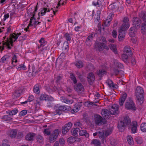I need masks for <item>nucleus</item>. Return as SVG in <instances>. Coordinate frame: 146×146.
I'll use <instances>...</instances> for the list:
<instances>
[{
    "instance_id": "1",
    "label": "nucleus",
    "mask_w": 146,
    "mask_h": 146,
    "mask_svg": "<svg viewBox=\"0 0 146 146\" xmlns=\"http://www.w3.org/2000/svg\"><path fill=\"white\" fill-rule=\"evenodd\" d=\"M129 19L126 17L124 18L123 20V23L122 26L120 27L118 35L119 40L121 41L125 37V33L124 31L128 29L130 26V24L129 22Z\"/></svg>"
},
{
    "instance_id": "2",
    "label": "nucleus",
    "mask_w": 146,
    "mask_h": 146,
    "mask_svg": "<svg viewBox=\"0 0 146 146\" xmlns=\"http://www.w3.org/2000/svg\"><path fill=\"white\" fill-rule=\"evenodd\" d=\"M131 122V120L128 117H125L123 120L121 121L118 123V128L121 132H123L126 126Z\"/></svg>"
},
{
    "instance_id": "3",
    "label": "nucleus",
    "mask_w": 146,
    "mask_h": 146,
    "mask_svg": "<svg viewBox=\"0 0 146 146\" xmlns=\"http://www.w3.org/2000/svg\"><path fill=\"white\" fill-rule=\"evenodd\" d=\"M144 91L140 86H138L136 89L135 95L137 100L141 103H143V100Z\"/></svg>"
},
{
    "instance_id": "4",
    "label": "nucleus",
    "mask_w": 146,
    "mask_h": 146,
    "mask_svg": "<svg viewBox=\"0 0 146 146\" xmlns=\"http://www.w3.org/2000/svg\"><path fill=\"white\" fill-rule=\"evenodd\" d=\"M39 42L40 43V46H38V49L43 51L44 50H49V47L47 45L46 46L47 44V42L45 41L44 38H41L39 41Z\"/></svg>"
},
{
    "instance_id": "5",
    "label": "nucleus",
    "mask_w": 146,
    "mask_h": 146,
    "mask_svg": "<svg viewBox=\"0 0 146 146\" xmlns=\"http://www.w3.org/2000/svg\"><path fill=\"white\" fill-rule=\"evenodd\" d=\"M125 108L127 110L135 111L136 107L135 103L132 101L126 102L125 104Z\"/></svg>"
},
{
    "instance_id": "6",
    "label": "nucleus",
    "mask_w": 146,
    "mask_h": 146,
    "mask_svg": "<svg viewBox=\"0 0 146 146\" xmlns=\"http://www.w3.org/2000/svg\"><path fill=\"white\" fill-rule=\"evenodd\" d=\"M74 88L75 90L79 94L84 93L85 91L84 87L81 83L75 84Z\"/></svg>"
},
{
    "instance_id": "7",
    "label": "nucleus",
    "mask_w": 146,
    "mask_h": 146,
    "mask_svg": "<svg viewBox=\"0 0 146 146\" xmlns=\"http://www.w3.org/2000/svg\"><path fill=\"white\" fill-rule=\"evenodd\" d=\"M60 132L58 129H56L52 133L49 138L50 142H53L58 137Z\"/></svg>"
},
{
    "instance_id": "8",
    "label": "nucleus",
    "mask_w": 146,
    "mask_h": 146,
    "mask_svg": "<svg viewBox=\"0 0 146 146\" xmlns=\"http://www.w3.org/2000/svg\"><path fill=\"white\" fill-rule=\"evenodd\" d=\"M95 122L96 124L99 125H102L105 123L104 119H103L100 115H95Z\"/></svg>"
},
{
    "instance_id": "9",
    "label": "nucleus",
    "mask_w": 146,
    "mask_h": 146,
    "mask_svg": "<svg viewBox=\"0 0 146 146\" xmlns=\"http://www.w3.org/2000/svg\"><path fill=\"white\" fill-rule=\"evenodd\" d=\"M111 113H112L111 111L110 110L104 109L102 110L101 114L104 119H107L109 118L111 115H113Z\"/></svg>"
},
{
    "instance_id": "10",
    "label": "nucleus",
    "mask_w": 146,
    "mask_h": 146,
    "mask_svg": "<svg viewBox=\"0 0 146 146\" xmlns=\"http://www.w3.org/2000/svg\"><path fill=\"white\" fill-rule=\"evenodd\" d=\"M133 26L135 27L136 29H138L139 28L140 24L141 23V21L139 18L134 17L133 20Z\"/></svg>"
},
{
    "instance_id": "11",
    "label": "nucleus",
    "mask_w": 146,
    "mask_h": 146,
    "mask_svg": "<svg viewBox=\"0 0 146 146\" xmlns=\"http://www.w3.org/2000/svg\"><path fill=\"white\" fill-rule=\"evenodd\" d=\"M104 0H94L92 2L93 5L101 7V9L104 8Z\"/></svg>"
},
{
    "instance_id": "12",
    "label": "nucleus",
    "mask_w": 146,
    "mask_h": 146,
    "mask_svg": "<svg viewBox=\"0 0 146 146\" xmlns=\"http://www.w3.org/2000/svg\"><path fill=\"white\" fill-rule=\"evenodd\" d=\"M54 109L58 114L60 115L61 114V112L62 111H64L66 110V108L64 106L57 104L54 106Z\"/></svg>"
},
{
    "instance_id": "13",
    "label": "nucleus",
    "mask_w": 146,
    "mask_h": 146,
    "mask_svg": "<svg viewBox=\"0 0 146 146\" xmlns=\"http://www.w3.org/2000/svg\"><path fill=\"white\" fill-rule=\"evenodd\" d=\"M72 124L70 122L67 123L63 127L62 133L63 134H65L71 128Z\"/></svg>"
},
{
    "instance_id": "14",
    "label": "nucleus",
    "mask_w": 146,
    "mask_h": 146,
    "mask_svg": "<svg viewBox=\"0 0 146 146\" xmlns=\"http://www.w3.org/2000/svg\"><path fill=\"white\" fill-rule=\"evenodd\" d=\"M104 47V43H101L98 41H96L95 42L94 47L97 50L101 51Z\"/></svg>"
},
{
    "instance_id": "15",
    "label": "nucleus",
    "mask_w": 146,
    "mask_h": 146,
    "mask_svg": "<svg viewBox=\"0 0 146 146\" xmlns=\"http://www.w3.org/2000/svg\"><path fill=\"white\" fill-rule=\"evenodd\" d=\"M17 130L16 129H12L7 131V134L11 138H14L16 137L17 135Z\"/></svg>"
},
{
    "instance_id": "16",
    "label": "nucleus",
    "mask_w": 146,
    "mask_h": 146,
    "mask_svg": "<svg viewBox=\"0 0 146 146\" xmlns=\"http://www.w3.org/2000/svg\"><path fill=\"white\" fill-rule=\"evenodd\" d=\"M88 81L89 84L92 85L95 80V77L94 74L92 72L88 74Z\"/></svg>"
},
{
    "instance_id": "17",
    "label": "nucleus",
    "mask_w": 146,
    "mask_h": 146,
    "mask_svg": "<svg viewBox=\"0 0 146 146\" xmlns=\"http://www.w3.org/2000/svg\"><path fill=\"white\" fill-rule=\"evenodd\" d=\"M22 92V89L21 88H18L14 92L12 95V97L13 99H16L17 97H19Z\"/></svg>"
},
{
    "instance_id": "18",
    "label": "nucleus",
    "mask_w": 146,
    "mask_h": 146,
    "mask_svg": "<svg viewBox=\"0 0 146 146\" xmlns=\"http://www.w3.org/2000/svg\"><path fill=\"white\" fill-rule=\"evenodd\" d=\"M118 109V106L116 104H114L111 106V109L110 110L111 111L112 114L115 115L117 113Z\"/></svg>"
},
{
    "instance_id": "19",
    "label": "nucleus",
    "mask_w": 146,
    "mask_h": 146,
    "mask_svg": "<svg viewBox=\"0 0 146 146\" xmlns=\"http://www.w3.org/2000/svg\"><path fill=\"white\" fill-rule=\"evenodd\" d=\"M61 100L62 102L68 104H71L73 102L72 100L69 99L67 97L64 96L61 97Z\"/></svg>"
},
{
    "instance_id": "20",
    "label": "nucleus",
    "mask_w": 146,
    "mask_h": 146,
    "mask_svg": "<svg viewBox=\"0 0 146 146\" xmlns=\"http://www.w3.org/2000/svg\"><path fill=\"white\" fill-rule=\"evenodd\" d=\"M127 94L126 93H123L119 100V104L120 106H123L124 101L126 99Z\"/></svg>"
},
{
    "instance_id": "21",
    "label": "nucleus",
    "mask_w": 146,
    "mask_h": 146,
    "mask_svg": "<svg viewBox=\"0 0 146 146\" xmlns=\"http://www.w3.org/2000/svg\"><path fill=\"white\" fill-rule=\"evenodd\" d=\"M35 135V134L34 133H29L26 136L25 139L27 140L31 141L34 139Z\"/></svg>"
},
{
    "instance_id": "22",
    "label": "nucleus",
    "mask_w": 146,
    "mask_h": 146,
    "mask_svg": "<svg viewBox=\"0 0 146 146\" xmlns=\"http://www.w3.org/2000/svg\"><path fill=\"white\" fill-rule=\"evenodd\" d=\"M94 37L93 33L89 34V36L87 37L86 40V43L87 45H89L90 44L89 42H90L93 40Z\"/></svg>"
},
{
    "instance_id": "23",
    "label": "nucleus",
    "mask_w": 146,
    "mask_h": 146,
    "mask_svg": "<svg viewBox=\"0 0 146 146\" xmlns=\"http://www.w3.org/2000/svg\"><path fill=\"white\" fill-rule=\"evenodd\" d=\"M132 125L131 129L132 133H135L136 132L137 129V123L136 121H133L132 123Z\"/></svg>"
},
{
    "instance_id": "24",
    "label": "nucleus",
    "mask_w": 146,
    "mask_h": 146,
    "mask_svg": "<svg viewBox=\"0 0 146 146\" xmlns=\"http://www.w3.org/2000/svg\"><path fill=\"white\" fill-rule=\"evenodd\" d=\"M106 82L107 83L109 87L111 88H117V86L115 85L112 80L108 79L107 80Z\"/></svg>"
},
{
    "instance_id": "25",
    "label": "nucleus",
    "mask_w": 146,
    "mask_h": 146,
    "mask_svg": "<svg viewBox=\"0 0 146 146\" xmlns=\"http://www.w3.org/2000/svg\"><path fill=\"white\" fill-rule=\"evenodd\" d=\"M79 132V135L81 136H84L86 137H88L89 136V134L87 132L86 130H81L80 129Z\"/></svg>"
},
{
    "instance_id": "26",
    "label": "nucleus",
    "mask_w": 146,
    "mask_h": 146,
    "mask_svg": "<svg viewBox=\"0 0 146 146\" xmlns=\"http://www.w3.org/2000/svg\"><path fill=\"white\" fill-rule=\"evenodd\" d=\"M137 29H136L135 27H131L129 30V34L131 37H133L135 36V34L136 33Z\"/></svg>"
},
{
    "instance_id": "27",
    "label": "nucleus",
    "mask_w": 146,
    "mask_h": 146,
    "mask_svg": "<svg viewBox=\"0 0 146 146\" xmlns=\"http://www.w3.org/2000/svg\"><path fill=\"white\" fill-rule=\"evenodd\" d=\"M139 16L145 23H146V12H142L139 14Z\"/></svg>"
},
{
    "instance_id": "28",
    "label": "nucleus",
    "mask_w": 146,
    "mask_h": 146,
    "mask_svg": "<svg viewBox=\"0 0 146 146\" xmlns=\"http://www.w3.org/2000/svg\"><path fill=\"white\" fill-rule=\"evenodd\" d=\"M123 51L124 53L128 54V55H131V50L129 46H125L124 48Z\"/></svg>"
},
{
    "instance_id": "29",
    "label": "nucleus",
    "mask_w": 146,
    "mask_h": 146,
    "mask_svg": "<svg viewBox=\"0 0 146 146\" xmlns=\"http://www.w3.org/2000/svg\"><path fill=\"white\" fill-rule=\"evenodd\" d=\"M63 76L62 74H59L56 78V82L57 83H60L63 82Z\"/></svg>"
},
{
    "instance_id": "30",
    "label": "nucleus",
    "mask_w": 146,
    "mask_h": 146,
    "mask_svg": "<svg viewBox=\"0 0 146 146\" xmlns=\"http://www.w3.org/2000/svg\"><path fill=\"white\" fill-rule=\"evenodd\" d=\"M33 22V24L35 25H37L39 24L40 22H38L36 21L35 18H34L33 17H31L30 19V23L29 24L28 26H29L30 25H31V23Z\"/></svg>"
},
{
    "instance_id": "31",
    "label": "nucleus",
    "mask_w": 146,
    "mask_h": 146,
    "mask_svg": "<svg viewBox=\"0 0 146 146\" xmlns=\"http://www.w3.org/2000/svg\"><path fill=\"white\" fill-rule=\"evenodd\" d=\"M6 113L9 115H13L16 114L17 112V110L16 109H14L12 111H6Z\"/></svg>"
},
{
    "instance_id": "32",
    "label": "nucleus",
    "mask_w": 146,
    "mask_h": 146,
    "mask_svg": "<svg viewBox=\"0 0 146 146\" xmlns=\"http://www.w3.org/2000/svg\"><path fill=\"white\" fill-rule=\"evenodd\" d=\"M40 85L39 84H37L34 86L33 91L35 93L38 94L40 92L39 87Z\"/></svg>"
},
{
    "instance_id": "33",
    "label": "nucleus",
    "mask_w": 146,
    "mask_h": 146,
    "mask_svg": "<svg viewBox=\"0 0 146 146\" xmlns=\"http://www.w3.org/2000/svg\"><path fill=\"white\" fill-rule=\"evenodd\" d=\"M74 64L78 68H82L83 66V64L82 62L81 61H76L74 63Z\"/></svg>"
},
{
    "instance_id": "34",
    "label": "nucleus",
    "mask_w": 146,
    "mask_h": 146,
    "mask_svg": "<svg viewBox=\"0 0 146 146\" xmlns=\"http://www.w3.org/2000/svg\"><path fill=\"white\" fill-rule=\"evenodd\" d=\"M109 47L115 54H117V49H116V46L115 45L113 44H111L109 45Z\"/></svg>"
},
{
    "instance_id": "35",
    "label": "nucleus",
    "mask_w": 146,
    "mask_h": 146,
    "mask_svg": "<svg viewBox=\"0 0 146 146\" xmlns=\"http://www.w3.org/2000/svg\"><path fill=\"white\" fill-rule=\"evenodd\" d=\"M127 140L128 143L130 145H133L134 144V141L132 137L130 135H129L127 137Z\"/></svg>"
},
{
    "instance_id": "36",
    "label": "nucleus",
    "mask_w": 146,
    "mask_h": 146,
    "mask_svg": "<svg viewBox=\"0 0 146 146\" xmlns=\"http://www.w3.org/2000/svg\"><path fill=\"white\" fill-rule=\"evenodd\" d=\"M79 130H80V129L78 128L72 129L71 130V133L73 135L76 136L77 135L78 132Z\"/></svg>"
},
{
    "instance_id": "37",
    "label": "nucleus",
    "mask_w": 146,
    "mask_h": 146,
    "mask_svg": "<svg viewBox=\"0 0 146 146\" xmlns=\"http://www.w3.org/2000/svg\"><path fill=\"white\" fill-rule=\"evenodd\" d=\"M114 64L115 66L118 68H122L123 67V65L117 60H114Z\"/></svg>"
},
{
    "instance_id": "38",
    "label": "nucleus",
    "mask_w": 146,
    "mask_h": 146,
    "mask_svg": "<svg viewBox=\"0 0 146 146\" xmlns=\"http://www.w3.org/2000/svg\"><path fill=\"white\" fill-rule=\"evenodd\" d=\"M72 33H66L64 35V37L66 40L70 42L71 40V35H72Z\"/></svg>"
},
{
    "instance_id": "39",
    "label": "nucleus",
    "mask_w": 146,
    "mask_h": 146,
    "mask_svg": "<svg viewBox=\"0 0 146 146\" xmlns=\"http://www.w3.org/2000/svg\"><path fill=\"white\" fill-rule=\"evenodd\" d=\"M106 71L104 70H99L97 71V74L100 76H102L106 73Z\"/></svg>"
},
{
    "instance_id": "40",
    "label": "nucleus",
    "mask_w": 146,
    "mask_h": 146,
    "mask_svg": "<svg viewBox=\"0 0 146 146\" xmlns=\"http://www.w3.org/2000/svg\"><path fill=\"white\" fill-rule=\"evenodd\" d=\"M141 31L142 33L143 34L146 33V23H142Z\"/></svg>"
},
{
    "instance_id": "41",
    "label": "nucleus",
    "mask_w": 146,
    "mask_h": 146,
    "mask_svg": "<svg viewBox=\"0 0 146 146\" xmlns=\"http://www.w3.org/2000/svg\"><path fill=\"white\" fill-rule=\"evenodd\" d=\"M34 99V97L33 96H30L29 97L28 99L26 101L24 102H21V104H26L28 102H30L32 101Z\"/></svg>"
},
{
    "instance_id": "42",
    "label": "nucleus",
    "mask_w": 146,
    "mask_h": 146,
    "mask_svg": "<svg viewBox=\"0 0 146 146\" xmlns=\"http://www.w3.org/2000/svg\"><path fill=\"white\" fill-rule=\"evenodd\" d=\"M104 131L105 136L107 137L112 132V130L111 128L107 129Z\"/></svg>"
},
{
    "instance_id": "43",
    "label": "nucleus",
    "mask_w": 146,
    "mask_h": 146,
    "mask_svg": "<svg viewBox=\"0 0 146 146\" xmlns=\"http://www.w3.org/2000/svg\"><path fill=\"white\" fill-rule=\"evenodd\" d=\"M130 55H128V54L125 53H124L122 55V59L123 61L124 62H126L127 61L128 58Z\"/></svg>"
},
{
    "instance_id": "44",
    "label": "nucleus",
    "mask_w": 146,
    "mask_h": 146,
    "mask_svg": "<svg viewBox=\"0 0 146 146\" xmlns=\"http://www.w3.org/2000/svg\"><path fill=\"white\" fill-rule=\"evenodd\" d=\"M70 78L73 81V83L74 84H76L77 83V81L76 78L75 76L74 75V74L72 73H71L70 74Z\"/></svg>"
},
{
    "instance_id": "45",
    "label": "nucleus",
    "mask_w": 146,
    "mask_h": 146,
    "mask_svg": "<svg viewBox=\"0 0 146 146\" xmlns=\"http://www.w3.org/2000/svg\"><path fill=\"white\" fill-rule=\"evenodd\" d=\"M141 130L143 132H146V123H142L140 126Z\"/></svg>"
},
{
    "instance_id": "46",
    "label": "nucleus",
    "mask_w": 146,
    "mask_h": 146,
    "mask_svg": "<svg viewBox=\"0 0 146 146\" xmlns=\"http://www.w3.org/2000/svg\"><path fill=\"white\" fill-rule=\"evenodd\" d=\"M135 140L138 144H141L143 142V140L142 138L139 137H137L135 138Z\"/></svg>"
},
{
    "instance_id": "47",
    "label": "nucleus",
    "mask_w": 146,
    "mask_h": 146,
    "mask_svg": "<svg viewBox=\"0 0 146 146\" xmlns=\"http://www.w3.org/2000/svg\"><path fill=\"white\" fill-rule=\"evenodd\" d=\"M97 41H98L101 43H104V44L107 42L105 37L103 36L99 37Z\"/></svg>"
},
{
    "instance_id": "48",
    "label": "nucleus",
    "mask_w": 146,
    "mask_h": 146,
    "mask_svg": "<svg viewBox=\"0 0 146 146\" xmlns=\"http://www.w3.org/2000/svg\"><path fill=\"white\" fill-rule=\"evenodd\" d=\"M17 69L19 70H25L26 69V66L24 64H20L17 67Z\"/></svg>"
},
{
    "instance_id": "49",
    "label": "nucleus",
    "mask_w": 146,
    "mask_h": 146,
    "mask_svg": "<svg viewBox=\"0 0 146 146\" xmlns=\"http://www.w3.org/2000/svg\"><path fill=\"white\" fill-rule=\"evenodd\" d=\"M8 58L7 56H5L2 57L0 60V62L5 63L7 62Z\"/></svg>"
},
{
    "instance_id": "50",
    "label": "nucleus",
    "mask_w": 146,
    "mask_h": 146,
    "mask_svg": "<svg viewBox=\"0 0 146 146\" xmlns=\"http://www.w3.org/2000/svg\"><path fill=\"white\" fill-rule=\"evenodd\" d=\"M92 143L96 146H100L101 143L98 140L95 139L93 140L92 141Z\"/></svg>"
},
{
    "instance_id": "51",
    "label": "nucleus",
    "mask_w": 146,
    "mask_h": 146,
    "mask_svg": "<svg viewBox=\"0 0 146 146\" xmlns=\"http://www.w3.org/2000/svg\"><path fill=\"white\" fill-rule=\"evenodd\" d=\"M76 74L78 77L79 78L80 80L82 82H84V81L85 80L82 77V74L80 72L78 71H77L76 72Z\"/></svg>"
},
{
    "instance_id": "52",
    "label": "nucleus",
    "mask_w": 146,
    "mask_h": 146,
    "mask_svg": "<svg viewBox=\"0 0 146 146\" xmlns=\"http://www.w3.org/2000/svg\"><path fill=\"white\" fill-rule=\"evenodd\" d=\"M76 141L75 138L73 137H71L67 139V141L70 143H73Z\"/></svg>"
},
{
    "instance_id": "53",
    "label": "nucleus",
    "mask_w": 146,
    "mask_h": 146,
    "mask_svg": "<svg viewBox=\"0 0 146 146\" xmlns=\"http://www.w3.org/2000/svg\"><path fill=\"white\" fill-rule=\"evenodd\" d=\"M2 119L6 121H9L11 120L12 119L8 115H5L3 116Z\"/></svg>"
},
{
    "instance_id": "54",
    "label": "nucleus",
    "mask_w": 146,
    "mask_h": 146,
    "mask_svg": "<svg viewBox=\"0 0 146 146\" xmlns=\"http://www.w3.org/2000/svg\"><path fill=\"white\" fill-rule=\"evenodd\" d=\"M47 95L45 94H41L40 97L39 99L41 100L46 101Z\"/></svg>"
},
{
    "instance_id": "55",
    "label": "nucleus",
    "mask_w": 146,
    "mask_h": 146,
    "mask_svg": "<svg viewBox=\"0 0 146 146\" xmlns=\"http://www.w3.org/2000/svg\"><path fill=\"white\" fill-rule=\"evenodd\" d=\"M110 140L111 145H115L117 144L116 140L115 139L112 137L110 138Z\"/></svg>"
},
{
    "instance_id": "56",
    "label": "nucleus",
    "mask_w": 146,
    "mask_h": 146,
    "mask_svg": "<svg viewBox=\"0 0 146 146\" xmlns=\"http://www.w3.org/2000/svg\"><path fill=\"white\" fill-rule=\"evenodd\" d=\"M68 42L66 41L64 42L63 48L64 49L66 50H68Z\"/></svg>"
},
{
    "instance_id": "57",
    "label": "nucleus",
    "mask_w": 146,
    "mask_h": 146,
    "mask_svg": "<svg viewBox=\"0 0 146 146\" xmlns=\"http://www.w3.org/2000/svg\"><path fill=\"white\" fill-rule=\"evenodd\" d=\"M36 139L39 143H41L43 140V138L42 136L40 135H38L36 136Z\"/></svg>"
},
{
    "instance_id": "58",
    "label": "nucleus",
    "mask_w": 146,
    "mask_h": 146,
    "mask_svg": "<svg viewBox=\"0 0 146 146\" xmlns=\"http://www.w3.org/2000/svg\"><path fill=\"white\" fill-rule=\"evenodd\" d=\"M46 101L50 102H52L54 101V99L53 97L47 95Z\"/></svg>"
},
{
    "instance_id": "59",
    "label": "nucleus",
    "mask_w": 146,
    "mask_h": 146,
    "mask_svg": "<svg viewBox=\"0 0 146 146\" xmlns=\"http://www.w3.org/2000/svg\"><path fill=\"white\" fill-rule=\"evenodd\" d=\"M41 11V14L42 15H45L46 12H49L50 10L49 9H48L46 8L42 10Z\"/></svg>"
},
{
    "instance_id": "60",
    "label": "nucleus",
    "mask_w": 146,
    "mask_h": 146,
    "mask_svg": "<svg viewBox=\"0 0 146 146\" xmlns=\"http://www.w3.org/2000/svg\"><path fill=\"white\" fill-rule=\"evenodd\" d=\"M98 135L100 138H102L104 137V136H105L104 131H99Z\"/></svg>"
},
{
    "instance_id": "61",
    "label": "nucleus",
    "mask_w": 146,
    "mask_h": 146,
    "mask_svg": "<svg viewBox=\"0 0 146 146\" xmlns=\"http://www.w3.org/2000/svg\"><path fill=\"white\" fill-rule=\"evenodd\" d=\"M111 22L108 21V20H106L104 22V23L103 24V25L104 26L108 27L110 24V22Z\"/></svg>"
},
{
    "instance_id": "62",
    "label": "nucleus",
    "mask_w": 146,
    "mask_h": 146,
    "mask_svg": "<svg viewBox=\"0 0 146 146\" xmlns=\"http://www.w3.org/2000/svg\"><path fill=\"white\" fill-rule=\"evenodd\" d=\"M11 63L13 64V62L16 63L17 62V57L16 55H14L12 57Z\"/></svg>"
},
{
    "instance_id": "63",
    "label": "nucleus",
    "mask_w": 146,
    "mask_h": 146,
    "mask_svg": "<svg viewBox=\"0 0 146 146\" xmlns=\"http://www.w3.org/2000/svg\"><path fill=\"white\" fill-rule=\"evenodd\" d=\"M117 8V6L114 4H111L109 7V8L111 9H113Z\"/></svg>"
},
{
    "instance_id": "64",
    "label": "nucleus",
    "mask_w": 146,
    "mask_h": 146,
    "mask_svg": "<svg viewBox=\"0 0 146 146\" xmlns=\"http://www.w3.org/2000/svg\"><path fill=\"white\" fill-rule=\"evenodd\" d=\"M113 14L112 13H110L109 15L107 17V19L106 20H108V21L111 22L112 20V17Z\"/></svg>"
}]
</instances>
